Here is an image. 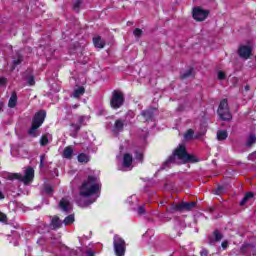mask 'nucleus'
I'll return each instance as SVG.
<instances>
[{
	"label": "nucleus",
	"instance_id": "nucleus-31",
	"mask_svg": "<svg viewBox=\"0 0 256 256\" xmlns=\"http://www.w3.org/2000/svg\"><path fill=\"white\" fill-rule=\"evenodd\" d=\"M47 143H49V138L47 136H42L40 139V145L45 147V145H47Z\"/></svg>",
	"mask_w": 256,
	"mask_h": 256
},
{
	"label": "nucleus",
	"instance_id": "nucleus-12",
	"mask_svg": "<svg viewBox=\"0 0 256 256\" xmlns=\"http://www.w3.org/2000/svg\"><path fill=\"white\" fill-rule=\"evenodd\" d=\"M133 164V156L131 154H125L123 157L122 167L123 171H131V165Z\"/></svg>",
	"mask_w": 256,
	"mask_h": 256
},
{
	"label": "nucleus",
	"instance_id": "nucleus-28",
	"mask_svg": "<svg viewBox=\"0 0 256 256\" xmlns=\"http://www.w3.org/2000/svg\"><path fill=\"white\" fill-rule=\"evenodd\" d=\"M39 126L32 124V127L29 129L28 133L31 135V137H37V129Z\"/></svg>",
	"mask_w": 256,
	"mask_h": 256
},
{
	"label": "nucleus",
	"instance_id": "nucleus-23",
	"mask_svg": "<svg viewBox=\"0 0 256 256\" xmlns=\"http://www.w3.org/2000/svg\"><path fill=\"white\" fill-rule=\"evenodd\" d=\"M228 134L226 132V130H219L217 132V139L218 141H225V139H227Z\"/></svg>",
	"mask_w": 256,
	"mask_h": 256
},
{
	"label": "nucleus",
	"instance_id": "nucleus-32",
	"mask_svg": "<svg viewBox=\"0 0 256 256\" xmlns=\"http://www.w3.org/2000/svg\"><path fill=\"white\" fill-rule=\"evenodd\" d=\"M82 0H74V9L75 11H79V7H81Z\"/></svg>",
	"mask_w": 256,
	"mask_h": 256
},
{
	"label": "nucleus",
	"instance_id": "nucleus-18",
	"mask_svg": "<svg viewBox=\"0 0 256 256\" xmlns=\"http://www.w3.org/2000/svg\"><path fill=\"white\" fill-rule=\"evenodd\" d=\"M84 94H85V88L83 86H80L74 90L72 97H74L75 99H79V97H81V95H84Z\"/></svg>",
	"mask_w": 256,
	"mask_h": 256
},
{
	"label": "nucleus",
	"instance_id": "nucleus-25",
	"mask_svg": "<svg viewBox=\"0 0 256 256\" xmlns=\"http://www.w3.org/2000/svg\"><path fill=\"white\" fill-rule=\"evenodd\" d=\"M138 199L136 195H132L130 197H128V199L126 200V203H128L130 205V207H133V205H137L138 203Z\"/></svg>",
	"mask_w": 256,
	"mask_h": 256
},
{
	"label": "nucleus",
	"instance_id": "nucleus-52",
	"mask_svg": "<svg viewBox=\"0 0 256 256\" xmlns=\"http://www.w3.org/2000/svg\"><path fill=\"white\" fill-rule=\"evenodd\" d=\"M19 63H21V62L15 63V65H17V64H19Z\"/></svg>",
	"mask_w": 256,
	"mask_h": 256
},
{
	"label": "nucleus",
	"instance_id": "nucleus-40",
	"mask_svg": "<svg viewBox=\"0 0 256 256\" xmlns=\"http://www.w3.org/2000/svg\"><path fill=\"white\" fill-rule=\"evenodd\" d=\"M45 165V155L40 156V167H44Z\"/></svg>",
	"mask_w": 256,
	"mask_h": 256
},
{
	"label": "nucleus",
	"instance_id": "nucleus-33",
	"mask_svg": "<svg viewBox=\"0 0 256 256\" xmlns=\"http://www.w3.org/2000/svg\"><path fill=\"white\" fill-rule=\"evenodd\" d=\"M133 35H135L137 38L141 37V35H143V30L142 29H139V28H136L134 31H133Z\"/></svg>",
	"mask_w": 256,
	"mask_h": 256
},
{
	"label": "nucleus",
	"instance_id": "nucleus-36",
	"mask_svg": "<svg viewBox=\"0 0 256 256\" xmlns=\"http://www.w3.org/2000/svg\"><path fill=\"white\" fill-rule=\"evenodd\" d=\"M28 85H35V78L33 76H29L27 78Z\"/></svg>",
	"mask_w": 256,
	"mask_h": 256
},
{
	"label": "nucleus",
	"instance_id": "nucleus-24",
	"mask_svg": "<svg viewBox=\"0 0 256 256\" xmlns=\"http://www.w3.org/2000/svg\"><path fill=\"white\" fill-rule=\"evenodd\" d=\"M255 143H256V135L250 134L246 142L247 147H251V145H255Z\"/></svg>",
	"mask_w": 256,
	"mask_h": 256
},
{
	"label": "nucleus",
	"instance_id": "nucleus-4",
	"mask_svg": "<svg viewBox=\"0 0 256 256\" xmlns=\"http://www.w3.org/2000/svg\"><path fill=\"white\" fill-rule=\"evenodd\" d=\"M113 247L116 256H125V251L127 249V244L125 240L119 235H115L113 238Z\"/></svg>",
	"mask_w": 256,
	"mask_h": 256
},
{
	"label": "nucleus",
	"instance_id": "nucleus-11",
	"mask_svg": "<svg viewBox=\"0 0 256 256\" xmlns=\"http://www.w3.org/2000/svg\"><path fill=\"white\" fill-rule=\"evenodd\" d=\"M59 209H61V211L64 213H69V211L73 209V205L67 198H62L59 203Z\"/></svg>",
	"mask_w": 256,
	"mask_h": 256
},
{
	"label": "nucleus",
	"instance_id": "nucleus-30",
	"mask_svg": "<svg viewBox=\"0 0 256 256\" xmlns=\"http://www.w3.org/2000/svg\"><path fill=\"white\" fill-rule=\"evenodd\" d=\"M184 138L189 141V139H193V130L189 129L185 134Z\"/></svg>",
	"mask_w": 256,
	"mask_h": 256
},
{
	"label": "nucleus",
	"instance_id": "nucleus-48",
	"mask_svg": "<svg viewBox=\"0 0 256 256\" xmlns=\"http://www.w3.org/2000/svg\"><path fill=\"white\" fill-rule=\"evenodd\" d=\"M200 255L201 256H207V250H202L201 252H200Z\"/></svg>",
	"mask_w": 256,
	"mask_h": 256
},
{
	"label": "nucleus",
	"instance_id": "nucleus-37",
	"mask_svg": "<svg viewBox=\"0 0 256 256\" xmlns=\"http://www.w3.org/2000/svg\"><path fill=\"white\" fill-rule=\"evenodd\" d=\"M137 213H138V215H145V206H140L137 209Z\"/></svg>",
	"mask_w": 256,
	"mask_h": 256
},
{
	"label": "nucleus",
	"instance_id": "nucleus-49",
	"mask_svg": "<svg viewBox=\"0 0 256 256\" xmlns=\"http://www.w3.org/2000/svg\"><path fill=\"white\" fill-rule=\"evenodd\" d=\"M245 91H249V86H245Z\"/></svg>",
	"mask_w": 256,
	"mask_h": 256
},
{
	"label": "nucleus",
	"instance_id": "nucleus-46",
	"mask_svg": "<svg viewBox=\"0 0 256 256\" xmlns=\"http://www.w3.org/2000/svg\"><path fill=\"white\" fill-rule=\"evenodd\" d=\"M221 245L223 249H227V247H229V243L227 241L222 242Z\"/></svg>",
	"mask_w": 256,
	"mask_h": 256
},
{
	"label": "nucleus",
	"instance_id": "nucleus-17",
	"mask_svg": "<svg viewBox=\"0 0 256 256\" xmlns=\"http://www.w3.org/2000/svg\"><path fill=\"white\" fill-rule=\"evenodd\" d=\"M63 225V222L59 219V217L54 216L51 221V227L52 229H59Z\"/></svg>",
	"mask_w": 256,
	"mask_h": 256
},
{
	"label": "nucleus",
	"instance_id": "nucleus-26",
	"mask_svg": "<svg viewBox=\"0 0 256 256\" xmlns=\"http://www.w3.org/2000/svg\"><path fill=\"white\" fill-rule=\"evenodd\" d=\"M79 163H89V155L85 153H81L78 155Z\"/></svg>",
	"mask_w": 256,
	"mask_h": 256
},
{
	"label": "nucleus",
	"instance_id": "nucleus-38",
	"mask_svg": "<svg viewBox=\"0 0 256 256\" xmlns=\"http://www.w3.org/2000/svg\"><path fill=\"white\" fill-rule=\"evenodd\" d=\"M7 83V78L5 77H0V87H4Z\"/></svg>",
	"mask_w": 256,
	"mask_h": 256
},
{
	"label": "nucleus",
	"instance_id": "nucleus-6",
	"mask_svg": "<svg viewBox=\"0 0 256 256\" xmlns=\"http://www.w3.org/2000/svg\"><path fill=\"white\" fill-rule=\"evenodd\" d=\"M123 103H125V96L121 91L115 90L112 93V99L110 101L112 109H119L123 106Z\"/></svg>",
	"mask_w": 256,
	"mask_h": 256
},
{
	"label": "nucleus",
	"instance_id": "nucleus-47",
	"mask_svg": "<svg viewBox=\"0 0 256 256\" xmlns=\"http://www.w3.org/2000/svg\"><path fill=\"white\" fill-rule=\"evenodd\" d=\"M5 199V194L0 190V201Z\"/></svg>",
	"mask_w": 256,
	"mask_h": 256
},
{
	"label": "nucleus",
	"instance_id": "nucleus-15",
	"mask_svg": "<svg viewBox=\"0 0 256 256\" xmlns=\"http://www.w3.org/2000/svg\"><path fill=\"white\" fill-rule=\"evenodd\" d=\"M94 47L97 49H103L105 47V41L101 39V36H96L93 38Z\"/></svg>",
	"mask_w": 256,
	"mask_h": 256
},
{
	"label": "nucleus",
	"instance_id": "nucleus-21",
	"mask_svg": "<svg viewBox=\"0 0 256 256\" xmlns=\"http://www.w3.org/2000/svg\"><path fill=\"white\" fill-rule=\"evenodd\" d=\"M255 197V194L253 192H248L245 194L244 198L241 200L240 205L243 206L245 203H248V201H251Z\"/></svg>",
	"mask_w": 256,
	"mask_h": 256
},
{
	"label": "nucleus",
	"instance_id": "nucleus-44",
	"mask_svg": "<svg viewBox=\"0 0 256 256\" xmlns=\"http://www.w3.org/2000/svg\"><path fill=\"white\" fill-rule=\"evenodd\" d=\"M86 256H95V251H93V250H87V251H86Z\"/></svg>",
	"mask_w": 256,
	"mask_h": 256
},
{
	"label": "nucleus",
	"instance_id": "nucleus-39",
	"mask_svg": "<svg viewBox=\"0 0 256 256\" xmlns=\"http://www.w3.org/2000/svg\"><path fill=\"white\" fill-rule=\"evenodd\" d=\"M218 79H220V80L225 79V72H223V71H218Z\"/></svg>",
	"mask_w": 256,
	"mask_h": 256
},
{
	"label": "nucleus",
	"instance_id": "nucleus-22",
	"mask_svg": "<svg viewBox=\"0 0 256 256\" xmlns=\"http://www.w3.org/2000/svg\"><path fill=\"white\" fill-rule=\"evenodd\" d=\"M255 197V194L253 192H248L245 194L244 198L241 200L240 205L243 206L245 203H248V201H251Z\"/></svg>",
	"mask_w": 256,
	"mask_h": 256
},
{
	"label": "nucleus",
	"instance_id": "nucleus-51",
	"mask_svg": "<svg viewBox=\"0 0 256 256\" xmlns=\"http://www.w3.org/2000/svg\"><path fill=\"white\" fill-rule=\"evenodd\" d=\"M256 155V152H254L252 155H251V157H253V156H255Z\"/></svg>",
	"mask_w": 256,
	"mask_h": 256
},
{
	"label": "nucleus",
	"instance_id": "nucleus-1",
	"mask_svg": "<svg viewBox=\"0 0 256 256\" xmlns=\"http://www.w3.org/2000/svg\"><path fill=\"white\" fill-rule=\"evenodd\" d=\"M101 193V182L97 176H89L87 181H84L80 187V197H83L84 202L77 200L79 207H89L92 203H95L99 199Z\"/></svg>",
	"mask_w": 256,
	"mask_h": 256
},
{
	"label": "nucleus",
	"instance_id": "nucleus-41",
	"mask_svg": "<svg viewBox=\"0 0 256 256\" xmlns=\"http://www.w3.org/2000/svg\"><path fill=\"white\" fill-rule=\"evenodd\" d=\"M0 221H2V222L7 221V216L1 211H0Z\"/></svg>",
	"mask_w": 256,
	"mask_h": 256
},
{
	"label": "nucleus",
	"instance_id": "nucleus-50",
	"mask_svg": "<svg viewBox=\"0 0 256 256\" xmlns=\"http://www.w3.org/2000/svg\"><path fill=\"white\" fill-rule=\"evenodd\" d=\"M43 241V239H39L38 241H37V243H41Z\"/></svg>",
	"mask_w": 256,
	"mask_h": 256
},
{
	"label": "nucleus",
	"instance_id": "nucleus-20",
	"mask_svg": "<svg viewBox=\"0 0 256 256\" xmlns=\"http://www.w3.org/2000/svg\"><path fill=\"white\" fill-rule=\"evenodd\" d=\"M63 157L64 159H71V157H73V147H66L63 152Z\"/></svg>",
	"mask_w": 256,
	"mask_h": 256
},
{
	"label": "nucleus",
	"instance_id": "nucleus-2",
	"mask_svg": "<svg viewBox=\"0 0 256 256\" xmlns=\"http://www.w3.org/2000/svg\"><path fill=\"white\" fill-rule=\"evenodd\" d=\"M195 156L187 153L185 145L180 144L173 154L164 162L161 169H169L173 165H183V163H195Z\"/></svg>",
	"mask_w": 256,
	"mask_h": 256
},
{
	"label": "nucleus",
	"instance_id": "nucleus-29",
	"mask_svg": "<svg viewBox=\"0 0 256 256\" xmlns=\"http://www.w3.org/2000/svg\"><path fill=\"white\" fill-rule=\"evenodd\" d=\"M75 222V216L73 214L67 216L65 219H64V224L65 225H71V223H74Z\"/></svg>",
	"mask_w": 256,
	"mask_h": 256
},
{
	"label": "nucleus",
	"instance_id": "nucleus-5",
	"mask_svg": "<svg viewBox=\"0 0 256 256\" xmlns=\"http://www.w3.org/2000/svg\"><path fill=\"white\" fill-rule=\"evenodd\" d=\"M218 115L222 121H231L232 116L231 112L229 111V103L227 102V99L220 102L218 107Z\"/></svg>",
	"mask_w": 256,
	"mask_h": 256
},
{
	"label": "nucleus",
	"instance_id": "nucleus-35",
	"mask_svg": "<svg viewBox=\"0 0 256 256\" xmlns=\"http://www.w3.org/2000/svg\"><path fill=\"white\" fill-rule=\"evenodd\" d=\"M193 75V70L189 69L186 73L182 74V79H187V77H191Z\"/></svg>",
	"mask_w": 256,
	"mask_h": 256
},
{
	"label": "nucleus",
	"instance_id": "nucleus-45",
	"mask_svg": "<svg viewBox=\"0 0 256 256\" xmlns=\"http://www.w3.org/2000/svg\"><path fill=\"white\" fill-rule=\"evenodd\" d=\"M142 137L145 139V137H147V135H149V132L147 131V129L142 130Z\"/></svg>",
	"mask_w": 256,
	"mask_h": 256
},
{
	"label": "nucleus",
	"instance_id": "nucleus-13",
	"mask_svg": "<svg viewBox=\"0 0 256 256\" xmlns=\"http://www.w3.org/2000/svg\"><path fill=\"white\" fill-rule=\"evenodd\" d=\"M123 127H125V122L123 120H116L112 128V133L115 135H117V133H121V131H123Z\"/></svg>",
	"mask_w": 256,
	"mask_h": 256
},
{
	"label": "nucleus",
	"instance_id": "nucleus-14",
	"mask_svg": "<svg viewBox=\"0 0 256 256\" xmlns=\"http://www.w3.org/2000/svg\"><path fill=\"white\" fill-rule=\"evenodd\" d=\"M81 129V125L76 123H71L69 127L70 136L71 137H77V133H79V130Z\"/></svg>",
	"mask_w": 256,
	"mask_h": 256
},
{
	"label": "nucleus",
	"instance_id": "nucleus-34",
	"mask_svg": "<svg viewBox=\"0 0 256 256\" xmlns=\"http://www.w3.org/2000/svg\"><path fill=\"white\" fill-rule=\"evenodd\" d=\"M214 237L215 241H221V239H223V235L219 233V230L214 231Z\"/></svg>",
	"mask_w": 256,
	"mask_h": 256
},
{
	"label": "nucleus",
	"instance_id": "nucleus-9",
	"mask_svg": "<svg viewBox=\"0 0 256 256\" xmlns=\"http://www.w3.org/2000/svg\"><path fill=\"white\" fill-rule=\"evenodd\" d=\"M197 205L196 202H182L180 204L172 205L170 211H191Z\"/></svg>",
	"mask_w": 256,
	"mask_h": 256
},
{
	"label": "nucleus",
	"instance_id": "nucleus-43",
	"mask_svg": "<svg viewBox=\"0 0 256 256\" xmlns=\"http://www.w3.org/2000/svg\"><path fill=\"white\" fill-rule=\"evenodd\" d=\"M136 159L138 161H143V153H136Z\"/></svg>",
	"mask_w": 256,
	"mask_h": 256
},
{
	"label": "nucleus",
	"instance_id": "nucleus-3",
	"mask_svg": "<svg viewBox=\"0 0 256 256\" xmlns=\"http://www.w3.org/2000/svg\"><path fill=\"white\" fill-rule=\"evenodd\" d=\"M34 177H35V170H33V168L31 167L26 168V170L24 171V176L23 174H19V173L8 175V179L10 181L18 179V181H22L24 185H29V183H32Z\"/></svg>",
	"mask_w": 256,
	"mask_h": 256
},
{
	"label": "nucleus",
	"instance_id": "nucleus-27",
	"mask_svg": "<svg viewBox=\"0 0 256 256\" xmlns=\"http://www.w3.org/2000/svg\"><path fill=\"white\" fill-rule=\"evenodd\" d=\"M76 123L78 124V125H80V127H81V125H85V121H89V116H79L77 119H76Z\"/></svg>",
	"mask_w": 256,
	"mask_h": 256
},
{
	"label": "nucleus",
	"instance_id": "nucleus-10",
	"mask_svg": "<svg viewBox=\"0 0 256 256\" xmlns=\"http://www.w3.org/2000/svg\"><path fill=\"white\" fill-rule=\"evenodd\" d=\"M45 117H47V112H45V110H41L37 112L34 115V118L32 120V125H36L37 127H40L41 125H43L45 121Z\"/></svg>",
	"mask_w": 256,
	"mask_h": 256
},
{
	"label": "nucleus",
	"instance_id": "nucleus-8",
	"mask_svg": "<svg viewBox=\"0 0 256 256\" xmlns=\"http://www.w3.org/2000/svg\"><path fill=\"white\" fill-rule=\"evenodd\" d=\"M192 17L195 21H205L209 17V11L201 7H195L192 11Z\"/></svg>",
	"mask_w": 256,
	"mask_h": 256
},
{
	"label": "nucleus",
	"instance_id": "nucleus-19",
	"mask_svg": "<svg viewBox=\"0 0 256 256\" xmlns=\"http://www.w3.org/2000/svg\"><path fill=\"white\" fill-rule=\"evenodd\" d=\"M141 115L144 118V121H151L153 119V110H144L141 112Z\"/></svg>",
	"mask_w": 256,
	"mask_h": 256
},
{
	"label": "nucleus",
	"instance_id": "nucleus-16",
	"mask_svg": "<svg viewBox=\"0 0 256 256\" xmlns=\"http://www.w3.org/2000/svg\"><path fill=\"white\" fill-rule=\"evenodd\" d=\"M16 105H17V93L13 92L8 101V107H10V109H13L14 107H16Z\"/></svg>",
	"mask_w": 256,
	"mask_h": 256
},
{
	"label": "nucleus",
	"instance_id": "nucleus-42",
	"mask_svg": "<svg viewBox=\"0 0 256 256\" xmlns=\"http://www.w3.org/2000/svg\"><path fill=\"white\" fill-rule=\"evenodd\" d=\"M45 193H48V195H50V193H53V188L51 186H47L45 188Z\"/></svg>",
	"mask_w": 256,
	"mask_h": 256
},
{
	"label": "nucleus",
	"instance_id": "nucleus-7",
	"mask_svg": "<svg viewBox=\"0 0 256 256\" xmlns=\"http://www.w3.org/2000/svg\"><path fill=\"white\" fill-rule=\"evenodd\" d=\"M251 53H253V44L251 43L242 44L238 48V55L241 59H249Z\"/></svg>",
	"mask_w": 256,
	"mask_h": 256
}]
</instances>
